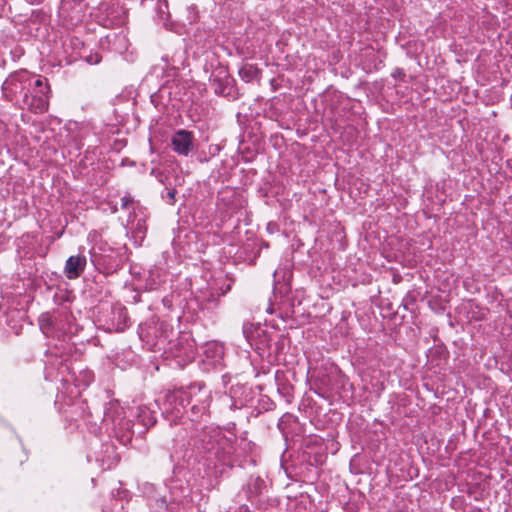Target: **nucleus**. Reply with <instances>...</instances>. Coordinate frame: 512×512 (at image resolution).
Listing matches in <instances>:
<instances>
[{
	"mask_svg": "<svg viewBox=\"0 0 512 512\" xmlns=\"http://www.w3.org/2000/svg\"><path fill=\"white\" fill-rule=\"evenodd\" d=\"M135 415L138 421L146 428L153 426L156 422L153 412L146 406H138Z\"/></svg>",
	"mask_w": 512,
	"mask_h": 512,
	"instance_id": "0eeeda50",
	"label": "nucleus"
},
{
	"mask_svg": "<svg viewBox=\"0 0 512 512\" xmlns=\"http://www.w3.org/2000/svg\"><path fill=\"white\" fill-rule=\"evenodd\" d=\"M193 133L184 129L178 130L174 133L171 139L173 150L182 156H188L193 150Z\"/></svg>",
	"mask_w": 512,
	"mask_h": 512,
	"instance_id": "7ed1b4c3",
	"label": "nucleus"
},
{
	"mask_svg": "<svg viewBox=\"0 0 512 512\" xmlns=\"http://www.w3.org/2000/svg\"><path fill=\"white\" fill-rule=\"evenodd\" d=\"M49 93L47 79L42 78V86H37V89H32L30 93L24 95V100L19 107L35 114H43L49 107Z\"/></svg>",
	"mask_w": 512,
	"mask_h": 512,
	"instance_id": "f03ea898",
	"label": "nucleus"
},
{
	"mask_svg": "<svg viewBox=\"0 0 512 512\" xmlns=\"http://www.w3.org/2000/svg\"><path fill=\"white\" fill-rule=\"evenodd\" d=\"M253 73L254 71L252 70V67H249V68H242L240 71H239V74L241 76L242 79H244L245 81L249 82L252 80L253 78Z\"/></svg>",
	"mask_w": 512,
	"mask_h": 512,
	"instance_id": "1a4fd4ad",
	"label": "nucleus"
},
{
	"mask_svg": "<svg viewBox=\"0 0 512 512\" xmlns=\"http://www.w3.org/2000/svg\"><path fill=\"white\" fill-rule=\"evenodd\" d=\"M86 264L87 259L85 255H72L66 260L64 274L68 279H76L84 272Z\"/></svg>",
	"mask_w": 512,
	"mask_h": 512,
	"instance_id": "39448f33",
	"label": "nucleus"
},
{
	"mask_svg": "<svg viewBox=\"0 0 512 512\" xmlns=\"http://www.w3.org/2000/svg\"><path fill=\"white\" fill-rule=\"evenodd\" d=\"M39 321L42 329H46L52 325L50 316L48 314H42Z\"/></svg>",
	"mask_w": 512,
	"mask_h": 512,
	"instance_id": "9d476101",
	"label": "nucleus"
},
{
	"mask_svg": "<svg viewBox=\"0 0 512 512\" xmlns=\"http://www.w3.org/2000/svg\"><path fill=\"white\" fill-rule=\"evenodd\" d=\"M42 86V77L35 78L26 70L11 73L2 84V92L9 101H14L18 106L32 89Z\"/></svg>",
	"mask_w": 512,
	"mask_h": 512,
	"instance_id": "f257e3e1",
	"label": "nucleus"
},
{
	"mask_svg": "<svg viewBox=\"0 0 512 512\" xmlns=\"http://www.w3.org/2000/svg\"><path fill=\"white\" fill-rule=\"evenodd\" d=\"M157 12L162 19H168V2L167 0H159L157 2Z\"/></svg>",
	"mask_w": 512,
	"mask_h": 512,
	"instance_id": "6e6552de",
	"label": "nucleus"
},
{
	"mask_svg": "<svg viewBox=\"0 0 512 512\" xmlns=\"http://www.w3.org/2000/svg\"><path fill=\"white\" fill-rule=\"evenodd\" d=\"M133 203V198L130 195H125L121 198V207L127 209Z\"/></svg>",
	"mask_w": 512,
	"mask_h": 512,
	"instance_id": "9b49d317",
	"label": "nucleus"
},
{
	"mask_svg": "<svg viewBox=\"0 0 512 512\" xmlns=\"http://www.w3.org/2000/svg\"><path fill=\"white\" fill-rule=\"evenodd\" d=\"M165 400L169 405L175 404V407L171 410V412L178 416L181 413V409L184 408L185 403L188 401V395L181 389L174 390L167 393Z\"/></svg>",
	"mask_w": 512,
	"mask_h": 512,
	"instance_id": "423d86ee",
	"label": "nucleus"
},
{
	"mask_svg": "<svg viewBox=\"0 0 512 512\" xmlns=\"http://www.w3.org/2000/svg\"><path fill=\"white\" fill-rule=\"evenodd\" d=\"M243 334L252 347L260 349L266 344V335L264 329L259 324H244Z\"/></svg>",
	"mask_w": 512,
	"mask_h": 512,
	"instance_id": "20e7f679",
	"label": "nucleus"
},
{
	"mask_svg": "<svg viewBox=\"0 0 512 512\" xmlns=\"http://www.w3.org/2000/svg\"><path fill=\"white\" fill-rule=\"evenodd\" d=\"M168 196H169V198H170V199H174V197H175V191H169V192H168Z\"/></svg>",
	"mask_w": 512,
	"mask_h": 512,
	"instance_id": "f8f14e48",
	"label": "nucleus"
}]
</instances>
